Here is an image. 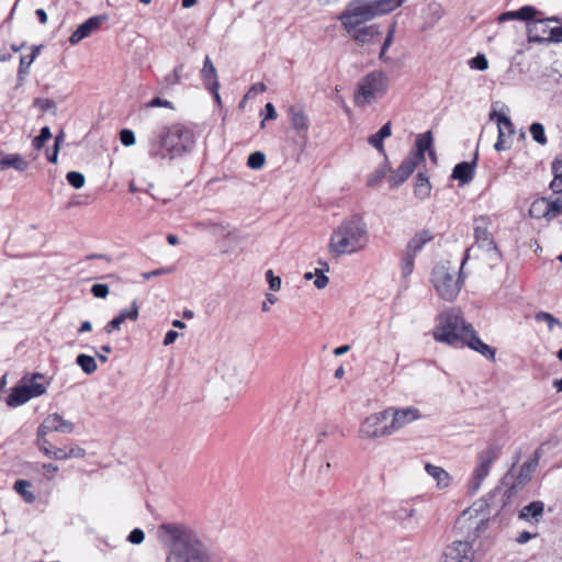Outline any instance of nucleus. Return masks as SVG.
Listing matches in <instances>:
<instances>
[{
  "label": "nucleus",
  "mask_w": 562,
  "mask_h": 562,
  "mask_svg": "<svg viewBox=\"0 0 562 562\" xmlns=\"http://www.w3.org/2000/svg\"><path fill=\"white\" fill-rule=\"evenodd\" d=\"M157 538L167 548L166 562H212L209 547L186 525L161 524L157 527Z\"/></svg>",
  "instance_id": "obj_1"
},
{
  "label": "nucleus",
  "mask_w": 562,
  "mask_h": 562,
  "mask_svg": "<svg viewBox=\"0 0 562 562\" xmlns=\"http://www.w3.org/2000/svg\"><path fill=\"white\" fill-rule=\"evenodd\" d=\"M368 244L369 231L366 221L359 215H351L334 229L328 249L340 257L362 251Z\"/></svg>",
  "instance_id": "obj_2"
},
{
  "label": "nucleus",
  "mask_w": 562,
  "mask_h": 562,
  "mask_svg": "<svg viewBox=\"0 0 562 562\" xmlns=\"http://www.w3.org/2000/svg\"><path fill=\"white\" fill-rule=\"evenodd\" d=\"M472 329V325L465 322L458 308L449 307L438 315L432 337L439 342L463 347Z\"/></svg>",
  "instance_id": "obj_3"
},
{
  "label": "nucleus",
  "mask_w": 562,
  "mask_h": 562,
  "mask_svg": "<svg viewBox=\"0 0 562 562\" xmlns=\"http://www.w3.org/2000/svg\"><path fill=\"white\" fill-rule=\"evenodd\" d=\"M465 259L462 261L463 266ZM431 283L438 296L446 302H453L460 294L463 278L462 267H457L450 261L438 262L431 271Z\"/></svg>",
  "instance_id": "obj_4"
},
{
  "label": "nucleus",
  "mask_w": 562,
  "mask_h": 562,
  "mask_svg": "<svg viewBox=\"0 0 562 562\" xmlns=\"http://www.w3.org/2000/svg\"><path fill=\"white\" fill-rule=\"evenodd\" d=\"M193 143L192 134L181 125L166 127L158 139V148L151 151L156 158H175L182 155Z\"/></svg>",
  "instance_id": "obj_5"
},
{
  "label": "nucleus",
  "mask_w": 562,
  "mask_h": 562,
  "mask_svg": "<svg viewBox=\"0 0 562 562\" xmlns=\"http://www.w3.org/2000/svg\"><path fill=\"white\" fill-rule=\"evenodd\" d=\"M389 78L385 72L374 70L362 77L355 93V103L357 106L369 105L379 99H382L387 92Z\"/></svg>",
  "instance_id": "obj_6"
},
{
  "label": "nucleus",
  "mask_w": 562,
  "mask_h": 562,
  "mask_svg": "<svg viewBox=\"0 0 562 562\" xmlns=\"http://www.w3.org/2000/svg\"><path fill=\"white\" fill-rule=\"evenodd\" d=\"M50 384V379L42 373H34L31 376H24L20 383L11 389L7 397V404L10 407H18L31 398L45 394Z\"/></svg>",
  "instance_id": "obj_7"
},
{
  "label": "nucleus",
  "mask_w": 562,
  "mask_h": 562,
  "mask_svg": "<svg viewBox=\"0 0 562 562\" xmlns=\"http://www.w3.org/2000/svg\"><path fill=\"white\" fill-rule=\"evenodd\" d=\"M490 512L482 504L473 505L461 513L456 521L457 531L470 543L485 531Z\"/></svg>",
  "instance_id": "obj_8"
},
{
  "label": "nucleus",
  "mask_w": 562,
  "mask_h": 562,
  "mask_svg": "<svg viewBox=\"0 0 562 562\" xmlns=\"http://www.w3.org/2000/svg\"><path fill=\"white\" fill-rule=\"evenodd\" d=\"M379 16L372 0H356L350 2L339 15L345 31L366 25V22Z\"/></svg>",
  "instance_id": "obj_9"
},
{
  "label": "nucleus",
  "mask_w": 562,
  "mask_h": 562,
  "mask_svg": "<svg viewBox=\"0 0 562 562\" xmlns=\"http://www.w3.org/2000/svg\"><path fill=\"white\" fill-rule=\"evenodd\" d=\"M391 409L370 414L359 425L358 436L362 440H375L392 435L390 424Z\"/></svg>",
  "instance_id": "obj_10"
},
{
  "label": "nucleus",
  "mask_w": 562,
  "mask_h": 562,
  "mask_svg": "<svg viewBox=\"0 0 562 562\" xmlns=\"http://www.w3.org/2000/svg\"><path fill=\"white\" fill-rule=\"evenodd\" d=\"M501 448L490 446L483 449L476 458V465L469 482L471 493H476L483 481L488 476L492 464L498 459Z\"/></svg>",
  "instance_id": "obj_11"
},
{
  "label": "nucleus",
  "mask_w": 562,
  "mask_h": 562,
  "mask_svg": "<svg viewBox=\"0 0 562 562\" xmlns=\"http://www.w3.org/2000/svg\"><path fill=\"white\" fill-rule=\"evenodd\" d=\"M490 119L492 121H496L497 123V130H498V137L497 142L494 145V148L497 151L506 150L512 145V136L515 133L514 125L509 117H507L505 114L499 113L497 111H492L490 113Z\"/></svg>",
  "instance_id": "obj_12"
},
{
  "label": "nucleus",
  "mask_w": 562,
  "mask_h": 562,
  "mask_svg": "<svg viewBox=\"0 0 562 562\" xmlns=\"http://www.w3.org/2000/svg\"><path fill=\"white\" fill-rule=\"evenodd\" d=\"M540 13L527 21V34L530 42H549L552 19L539 18Z\"/></svg>",
  "instance_id": "obj_13"
},
{
  "label": "nucleus",
  "mask_w": 562,
  "mask_h": 562,
  "mask_svg": "<svg viewBox=\"0 0 562 562\" xmlns=\"http://www.w3.org/2000/svg\"><path fill=\"white\" fill-rule=\"evenodd\" d=\"M472 546L468 541H454L449 546L440 562H472Z\"/></svg>",
  "instance_id": "obj_14"
},
{
  "label": "nucleus",
  "mask_w": 562,
  "mask_h": 562,
  "mask_svg": "<svg viewBox=\"0 0 562 562\" xmlns=\"http://www.w3.org/2000/svg\"><path fill=\"white\" fill-rule=\"evenodd\" d=\"M390 409L392 418L390 422V428L392 434L422 418L420 412L415 407Z\"/></svg>",
  "instance_id": "obj_15"
},
{
  "label": "nucleus",
  "mask_w": 562,
  "mask_h": 562,
  "mask_svg": "<svg viewBox=\"0 0 562 562\" xmlns=\"http://www.w3.org/2000/svg\"><path fill=\"white\" fill-rule=\"evenodd\" d=\"M539 459H540V453H539V450H537L535 452L533 458L530 459L529 461L525 462L520 467L519 473L508 491V496L516 494L519 490H521L531 480V477L538 467Z\"/></svg>",
  "instance_id": "obj_16"
},
{
  "label": "nucleus",
  "mask_w": 562,
  "mask_h": 562,
  "mask_svg": "<svg viewBox=\"0 0 562 562\" xmlns=\"http://www.w3.org/2000/svg\"><path fill=\"white\" fill-rule=\"evenodd\" d=\"M347 34L360 45H371L376 43L382 36L379 24H369L355 27L352 31H346Z\"/></svg>",
  "instance_id": "obj_17"
},
{
  "label": "nucleus",
  "mask_w": 562,
  "mask_h": 562,
  "mask_svg": "<svg viewBox=\"0 0 562 562\" xmlns=\"http://www.w3.org/2000/svg\"><path fill=\"white\" fill-rule=\"evenodd\" d=\"M42 432H60L71 434L75 430V425L71 420L65 419L60 414L53 413L46 416L43 423L38 426Z\"/></svg>",
  "instance_id": "obj_18"
},
{
  "label": "nucleus",
  "mask_w": 562,
  "mask_h": 562,
  "mask_svg": "<svg viewBox=\"0 0 562 562\" xmlns=\"http://www.w3.org/2000/svg\"><path fill=\"white\" fill-rule=\"evenodd\" d=\"M491 220L486 216H480L474 220V237L476 243L485 250H496L494 239L488 232Z\"/></svg>",
  "instance_id": "obj_19"
},
{
  "label": "nucleus",
  "mask_w": 562,
  "mask_h": 562,
  "mask_svg": "<svg viewBox=\"0 0 562 562\" xmlns=\"http://www.w3.org/2000/svg\"><path fill=\"white\" fill-rule=\"evenodd\" d=\"M106 20L104 15H94L89 18L82 24H80L77 30L70 35L69 42L71 45H76L82 40L90 36L93 32H95L101 24Z\"/></svg>",
  "instance_id": "obj_20"
},
{
  "label": "nucleus",
  "mask_w": 562,
  "mask_h": 562,
  "mask_svg": "<svg viewBox=\"0 0 562 562\" xmlns=\"http://www.w3.org/2000/svg\"><path fill=\"white\" fill-rule=\"evenodd\" d=\"M291 126L295 130L305 145L307 142V132L310 128V119L301 106H291L289 109Z\"/></svg>",
  "instance_id": "obj_21"
},
{
  "label": "nucleus",
  "mask_w": 562,
  "mask_h": 562,
  "mask_svg": "<svg viewBox=\"0 0 562 562\" xmlns=\"http://www.w3.org/2000/svg\"><path fill=\"white\" fill-rule=\"evenodd\" d=\"M419 165L416 160H414L412 157L407 156L400 167L393 171V173L389 178V183L392 188H397L402 183H404L409 176L414 172L416 167Z\"/></svg>",
  "instance_id": "obj_22"
},
{
  "label": "nucleus",
  "mask_w": 562,
  "mask_h": 562,
  "mask_svg": "<svg viewBox=\"0 0 562 562\" xmlns=\"http://www.w3.org/2000/svg\"><path fill=\"white\" fill-rule=\"evenodd\" d=\"M434 239V235L429 229H422L417 232L407 243L404 252L409 254L413 257L424 249V247Z\"/></svg>",
  "instance_id": "obj_23"
},
{
  "label": "nucleus",
  "mask_w": 562,
  "mask_h": 562,
  "mask_svg": "<svg viewBox=\"0 0 562 562\" xmlns=\"http://www.w3.org/2000/svg\"><path fill=\"white\" fill-rule=\"evenodd\" d=\"M432 145V135L431 132H426L417 136L415 142V149L409 153V157H412L417 162H422L425 159V151L429 150V155L434 157V153L431 150Z\"/></svg>",
  "instance_id": "obj_24"
},
{
  "label": "nucleus",
  "mask_w": 562,
  "mask_h": 562,
  "mask_svg": "<svg viewBox=\"0 0 562 562\" xmlns=\"http://www.w3.org/2000/svg\"><path fill=\"white\" fill-rule=\"evenodd\" d=\"M425 471L436 482L439 490H445L450 486L452 481L451 476L443 468L426 463Z\"/></svg>",
  "instance_id": "obj_25"
},
{
  "label": "nucleus",
  "mask_w": 562,
  "mask_h": 562,
  "mask_svg": "<svg viewBox=\"0 0 562 562\" xmlns=\"http://www.w3.org/2000/svg\"><path fill=\"white\" fill-rule=\"evenodd\" d=\"M194 227L201 232H207L214 236L229 234L228 224L211 218L195 222Z\"/></svg>",
  "instance_id": "obj_26"
},
{
  "label": "nucleus",
  "mask_w": 562,
  "mask_h": 562,
  "mask_svg": "<svg viewBox=\"0 0 562 562\" xmlns=\"http://www.w3.org/2000/svg\"><path fill=\"white\" fill-rule=\"evenodd\" d=\"M539 14V12L530 5H525L516 11H507L502 13L498 16L499 22H506L512 20H521V21H529L533 18H536Z\"/></svg>",
  "instance_id": "obj_27"
},
{
  "label": "nucleus",
  "mask_w": 562,
  "mask_h": 562,
  "mask_svg": "<svg viewBox=\"0 0 562 562\" xmlns=\"http://www.w3.org/2000/svg\"><path fill=\"white\" fill-rule=\"evenodd\" d=\"M544 512V504L541 501L532 502L524 506L519 513V518L528 522H538Z\"/></svg>",
  "instance_id": "obj_28"
},
{
  "label": "nucleus",
  "mask_w": 562,
  "mask_h": 562,
  "mask_svg": "<svg viewBox=\"0 0 562 562\" xmlns=\"http://www.w3.org/2000/svg\"><path fill=\"white\" fill-rule=\"evenodd\" d=\"M464 346H468L471 349L477 351L479 353H481L485 358H488V359H492V360H494V358H495V350L492 347H490L488 345H486L485 342H483L475 335L474 329H472V331L470 333L468 339H465Z\"/></svg>",
  "instance_id": "obj_29"
},
{
  "label": "nucleus",
  "mask_w": 562,
  "mask_h": 562,
  "mask_svg": "<svg viewBox=\"0 0 562 562\" xmlns=\"http://www.w3.org/2000/svg\"><path fill=\"white\" fill-rule=\"evenodd\" d=\"M201 75L207 89L218 90L220 82L217 80V72L209 56L204 59Z\"/></svg>",
  "instance_id": "obj_30"
},
{
  "label": "nucleus",
  "mask_w": 562,
  "mask_h": 562,
  "mask_svg": "<svg viewBox=\"0 0 562 562\" xmlns=\"http://www.w3.org/2000/svg\"><path fill=\"white\" fill-rule=\"evenodd\" d=\"M392 134L391 123H385L376 133L368 138V143L374 147L379 153L385 155L383 142Z\"/></svg>",
  "instance_id": "obj_31"
},
{
  "label": "nucleus",
  "mask_w": 562,
  "mask_h": 562,
  "mask_svg": "<svg viewBox=\"0 0 562 562\" xmlns=\"http://www.w3.org/2000/svg\"><path fill=\"white\" fill-rule=\"evenodd\" d=\"M474 176V164L473 162H460L452 171V178L459 180L462 184L469 183Z\"/></svg>",
  "instance_id": "obj_32"
},
{
  "label": "nucleus",
  "mask_w": 562,
  "mask_h": 562,
  "mask_svg": "<svg viewBox=\"0 0 562 562\" xmlns=\"http://www.w3.org/2000/svg\"><path fill=\"white\" fill-rule=\"evenodd\" d=\"M529 214L535 218H550L549 199L541 198L532 202Z\"/></svg>",
  "instance_id": "obj_33"
},
{
  "label": "nucleus",
  "mask_w": 562,
  "mask_h": 562,
  "mask_svg": "<svg viewBox=\"0 0 562 562\" xmlns=\"http://www.w3.org/2000/svg\"><path fill=\"white\" fill-rule=\"evenodd\" d=\"M13 168L18 171H24L29 168V162L19 154L2 156V169Z\"/></svg>",
  "instance_id": "obj_34"
},
{
  "label": "nucleus",
  "mask_w": 562,
  "mask_h": 562,
  "mask_svg": "<svg viewBox=\"0 0 562 562\" xmlns=\"http://www.w3.org/2000/svg\"><path fill=\"white\" fill-rule=\"evenodd\" d=\"M430 189L428 178L423 172H418L415 179V195L419 199H426L430 194Z\"/></svg>",
  "instance_id": "obj_35"
},
{
  "label": "nucleus",
  "mask_w": 562,
  "mask_h": 562,
  "mask_svg": "<svg viewBox=\"0 0 562 562\" xmlns=\"http://www.w3.org/2000/svg\"><path fill=\"white\" fill-rule=\"evenodd\" d=\"M32 484L26 480H19L14 483V491L21 495L25 503L32 504L35 501V495L31 491Z\"/></svg>",
  "instance_id": "obj_36"
},
{
  "label": "nucleus",
  "mask_w": 562,
  "mask_h": 562,
  "mask_svg": "<svg viewBox=\"0 0 562 562\" xmlns=\"http://www.w3.org/2000/svg\"><path fill=\"white\" fill-rule=\"evenodd\" d=\"M552 171L554 178L551 181L550 187L554 192H562V155L558 156L553 161Z\"/></svg>",
  "instance_id": "obj_37"
},
{
  "label": "nucleus",
  "mask_w": 562,
  "mask_h": 562,
  "mask_svg": "<svg viewBox=\"0 0 562 562\" xmlns=\"http://www.w3.org/2000/svg\"><path fill=\"white\" fill-rule=\"evenodd\" d=\"M76 363L86 374H92L98 370L97 361L93 357L80 353L76 358Z\"/></svg>",
  "instance_id": "obj_38"
},
{
  "label": "nucleus",
  "mask_w": 562,
  "mask_h": 562,
  "mask_svg": "<svg viewBox=\"0 0 562 562\" xmlns=\"http://www.w3.org/2000/svg\"><path fill=\"white\" fill-rule=\"evenodd\" d=\"M389 171L387 164L373 170L367 178V186L370 188L376 187L385 178Z\"/></svg>",
  "instance_id": "obj_39"
},
{
  "label": "nucleus",
  "mask_w": 562,
  "mask_h": 562,
  "mask_svg": "<svg viewBox=\"0 0 562 562\" xmlns=\"http://www.w3.org/2000/svg\"><path fill=\"white\" fill-rule=\"evenodd\" d=\"M415 257L409 254L403 252L401 258V274L404 280H407L413 271L415 266Z\"/></svg>",
  "instance_id": "obj_40"
},
{
  "label": "nucleus",
  "mask_w": 562,
  "mask_h": 562,
  "mask_svg": "<svg viewBox=\"0 0 562 562\" xmlns=\"http://www.w3.org/2000/svg\"><path fill=\"white\" fill-rule=\"evenodd\" d=\"M535 319L537 322H543L547 324L548 326V329L550 331H554V329L558 327V328H562V324L561 322L554 317L552 314L548 313V312H539L535 315Z\"/></svg>",
  "instance_id": "obj_41"
},
{
  "label": "nucleus",
  "mask_w": 562,
  "mask_h": 562,
  "mask_svg": "<svg viewBox=\"0 0 562 562\" xmlns=\"http://www.w3.org/2000/svg\"><path fill=\"white\" fill-rule=\"evenodd\" d=\"M48 434L42 432L40 428H37L36 432V446L40 451H42L46 457H49L52 450L55 448L46 438Z\"/></svg>",
  "instance_id": "obj_42"
},
{
  "label": "nucleus",
  "mask_w": 562,
  "mask_h": 562,
  "mask_svg": "<svg viewBox=\"0 0 562 562\" xmlns=\"http://www.w3.org/2000/svg\"><path fill=\"white\" fill-rule=\"evenodd\" d=\"M530 134L535 142L540 145L547 144L544 126L541 123H532L530 126Z\"/></svg>",
  "instance_id": "obj_43"
},
{
  "label": "nucleus",
  "mask_w": 562,
  "mask_h": 562,
  "mask_svg": "<svg viewBox=\"0 0 562 562\" xmlns=\"http://www.w3.org/2000/svg\"><path fill=\"white\" fill-rule=\"evenodd\" d=\"M379 15L394 11L396 8L395 0H372Z\"/></svg>",
  "instance_id": "obj_44"
},
{
  "label": "nucleus",
  "mask_w": 562,
  "mask_h": 562,
  "mask_svg": "<svg viewBox=\"0 0 562 562\" xmlns=\"http://www.w3.org/2000/svg\"><path fill=\"white\" fill-rule=\"evenodd\" d=\"M265 162H266L265 154L261 151H255L249 155L248 160H247V166L250 169L259 170L263 167Z\"/></svg>",
  "instance_id": "obj_45"
},
{
  "label": "nucleus",
  "mask_w": 562,
  "mask_h": 562,
  "mask_svg": "<svg viewBox=\"0 0 562 562\" xmlns=\"http://www.w3.org/2000/svg\"><path fill=\"white\" fill-rule=\"evenodd\" d=\"M468 64L471 69L480 71H484L488 68V60L484 54H477L475 57L471 58Z\"/></svg>",
  "instance_id": "obj_46"
},
{
  "label": "nucleus",
  "mask_w": 562,
  "mask_h": 562,
  "mask_svg": "<svg viewBox=\"0 0 562 562\" xmlns=\"http://www.w3.org/2000/svg\"><path fill=\"white\" fill-rule=\"evenodd\" d=\"M117 317L124 323L127 319L136 321L138 318V305L133 301L130 308L122 310Z\"/></svg>",
  "instance_id": "obj_47"
},
{
  "label": "nucleus",
  "mask_w": 562,
  "mask_h": 562,
  "mask_svg": "<svg viewBox=\"0 0 562 562\" xmlns=\"http://www.w3.org/2000/svg\"><path fill=\"white\" fill-rule=\"evenodd\" d=\"M184 65L181 64L177 66L170 74H168L165 77V82L168 86H175L181 82L182 79V72H183Z\"/></svg>",
  "instance_id": "obj_48"
},
{
  "label": "nucleus",
  "mask_w": 562,
  "mask_h": 562,
  "mask_svg": "<svg viewBox=\"0 0 562 562\" xmlns=\"http://www.w3.org/2000/svg\"><path fill=\"white\" fill-rule=\"evenodd\" d=\"M66 179L69 182V184L72 186L75 189H80L86 183L85 176L78 171H69L66 175Z\"/></svg>",
  "instance_id": "obj_49"
},
{
  "label": "nucleus",
  "mask_w": 562,
  "mask_h": 562,
  "mask_svg": "<svg viewBox=\"0 0 562 562\" xmlns=\"http://www.w3.org/2000/svg\"><path fill=\"white\" fill-rule=\"evenodd\" d=\"M395 27H396V23L394 22V23H392L390 25V27L387 30L386 37H385V40L383 42V45L381 47L380 59H384L386 50L389 49V47L393 43L394 34H395Z\"/></svg>",
  "instance_id": "obj_50"
},
{
  "label": "nucleus",
  "mask_w": 562,
  "mask_h": 562,
  "mask_svg": "<svg viewBox=\"0 0 562 562\" xmlns=\"http://www.w3.org/2000/svg\"><path fill=\"white\" fill-rule=\"evenodd\" d=\"M52 137L50 128L48 126H45L41 130V133L38 136H36L33 139V146L36 149H41L44 147L45 143Z\"/></svg>",
  "instance_id": "obj_51"
},
{
  "label": "nucleus",
  "mask_w": 562,
  "mask_h": 562,
  "mask_svg": "<svg viewBox=\"0 0 562 562\" xmlns=\"http://www.w3.org/2000/svg\"><path fill=\"white\" fill-rule=\"evenodd\" d=\"M36 54H37V50H33L27 56H22L21 57V59H20V70H19V76L20 77L27 72V69L30 68V66L34 61V59L36 57Z\"/></svg>",
  "instance_id": "obj_52"
},
{
  "label": "nucleus",
  "mask_w": 562,
  "mask_h": 562,
  "mask_svg": "<svg viewBox=\"0 0 562 562\" xmlns=\"http://www.w3.org/2000/svg\"><path fill=\"white\" fill-rule=\"evenodd\" d=\"M265 276H266L267 282L269 283L270 290H272L274 292L280 291L281 284H282L281 278L278 276H274L272 270H267Z\"/></svg>",
  "instance_id": "obj_53"
},
{
  "label": "nucleus",
  "mask_w": 562,
  "mask_h": 562,
  "mask_svg": "<svg viewBox=\"0 0 562 562\" xmlns=\"http://www.w3.org/2000/svg\"><path fill=\"white\" fill-rule=\"evenodd\" d=\"M549 42H562V24L555 20H552Z\"/></svg>",
  "instance_id": "obj_54"
},
{
  "label": "nucleus",
  "mask_w": 562,
  "mask_h": 562,
  "mask_svg": "<svg viewBox=\"0 0 562 562\" xmlns=\"http://www.w3.org/2000/svg\"><path fill=\"white\" fill-rule=\"evenodd\" d=\"M109 292V286L103 283H95L91 286V293L98 299H105Z\"/></svg>",
  "instance_id": "obj_55"
},
{
  "label": "nucleus",
  "mask_w": 562,
  "mask_h": 562,
  "mask_svg": "<svg viewBox=\"0 0 562 562\" xmlns=\"http://www.w3.org/2000/svg\"><path fill=\"white\" fill-rule=\"evenodd\" d=\"M549 209H550V218H554L559 214H562V198H557L555 200L549 199Z\"/></svg>",
  "instance_id": "obj_56"
},
{
  "label": "nucleus",
  "mask_w": 562,
  "mask_h": 562,
  "mask_svg": "<svg viewBox=\"0 0 562 562\" xmlns=\"http://www.w3.org/2000/svg\"><path fill=\"white\" fill-rule=\"evenodd\" d=\"M145 540V533L142 529L135 528L127 536V541L133 544H140Z\"/></svg>",
  "instance_id": "obj_57"
},
{
  "label": "nucleus",
  "mask_w": 562,
  "mask_h": 562,
  "mask_svg": "<svg viewBox=\"0 0 562 562\" xmlns=\"http://www.w3.org/2000/svg\"><path fill=\"white\" fill-rule=\"evenodd\" d=\"M224 379L226 380L227 383H231L233 385H239V384L244 383V376H243L241 372L239 370H237L236 368H233V374H231V375L225 374Z\"/></svg>",
  "instance_id": "obj_58"
},
{
  "label": "nucleus",
  "mask_w": 562,
  "mask_h": 562,
  "mask_svg": "<svg viewBox=\"0 0 562 562\" xmlns=\"http://www.w3.org/2000/svg\"><path fill=\"white\" fill-rule=\"evenodd\" d=\"M315 281H314V285L318 289V290H322L324 288L327 286L328 282H329V279L327 276H325L323 273L322 270L319 269H315Z\"/></svg>",
  "instance_id": "obj_59"
},
{
  "label": "nucleus",
  "mask_w": 562,
  "mask_h": 562,
  "mask_svg": "<svg viewBox=\"0 0 562 562\" xmlns=\"http://www.w3.org/2000/svg\"><path fill=\"white\" fill-rule=\"evenodd\" d=\"M120 139L124 146H132L135 144V135L131 130H122L120 133Z\"/></svg>",
  "instance_id": "obj_60"
},
{
  "label": "nucleus",
  "mask_w": 562,
  "mask_h": 562,
  "mask_svg": "<svg viewBox=\"0 0 562 562\" xmlns=\"http://www.w3.org/2000/svg\"><path fill=\"white\" fill-rule=\"evenodd\" d=\"M34 103L42 111H48L56 108L55 102L49 99H36Z\"/></svg>",
  "instance_id": "obj_61"
},
{
  "label": "nucleus",
  "mask_w": 562,
  "mask_h": 562,
  "mask_svg": "<svg viewBox=\"0 0 562 562\" xmlns=\"http://www.w3.org/2000/svg\"><path fill=\"white\" fill-rule=\"evenodd\" d=\"M266 115L265 119L261 121V127H265V121L266 120H274L277 117V111L274 109V105L272 103H267L265 106Z\"/></svg>",
  "instance_id": "obj_62"
},
{
  "label": "nucleus",
  "mask_w": 562,
  "mask_h": 562,
  "mask_svg": "<svg viewBox=\"0 0 562 562\" xmlns=\"http://www.w3.org/2000/svg\"><path fill=\"white\" fill-rule=\"evenodd\" d=\"M122 324L123 322L116 316L105 325L104 330L106 334H111L114 330H120Z\"/></svg>",
  "instance_id": "obj_63"
},
{
  "label": "nucleus",
  "mask_w": 562,
  "mask_h": 562,
  "mask_svg": "<svg viewBox=\"0 0 562 562\" xmlns=\"http://www.w3.org/2000/svg\"><path fill=\"white\" fill-rule=\"evenodd\" d=\"M50 459H54V460H67L68 459V451H66L65 449L63 448H54L52 450V453L49 454Z\"/></svg>",
  "instance_id": "obj_64"
}]
</instances>
